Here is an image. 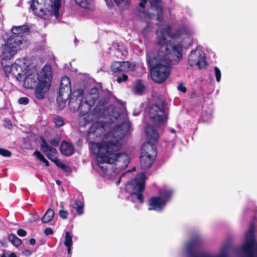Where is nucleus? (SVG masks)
I'll return each mask as SVG.
<instances>
[{
    "instance_id": "412c9836",
    "label": "nucleus",
    "mask_w": 257,
    "mask_h": 257,
    "mask_svg": "<svg viewBox=\"0 0 257 257\" xmlns=\"http://www.w3.org/2000/svg\"><path fill=\"white\" fill-rule=\"evenodd\" d=\"M77 5L84 9H92L93 8V0H74Z\"/></svg>"
},
{
    "instance_id": "ddd939ff",
    "label": "nucleus",
    "mask_w": 257,
    "mask_h": 257,
    "mask_svg": "<svg viewBox=\"0 0 257 257\" xmlns=\"http://www.w3.org/2000/svg\"><path fill=\"white\" fill-rule=\"evenodd\" d=\"M188 64L192 67H196L200 69L205 68L207 64L204 52L198 48L192 51L189 55Z\"/></svg>"
},
{
    "instance_id": "603ef678",
    "label": "nucleus",
    "mask_w": 257,
    "mask_h": 257,
    "mask_svg": "<svg viewBox=\"0 0 257 257\" xmlns=\"http://www.w3.org/2000/svg\"><path fill=\"white\" fill-rule=\"evenodd\" d=\"M61 182L60 181V180H56V183L58 184V185H60Z\"/></svg>"
},
{
    "instance_id": "49530a36",
    "label": "nucleus",
    "mask_w": 257,
    "mask_h": 257,
    "mask_svg": "<svg viewBox=\"0 0 257 257\" xmlns=\"http://www.w3.org/2000/svg\"><path fill=\"white\" fill-rule=\"evenodd\" d=\"M30 243L32 245H34L35 244V242H36V241H35V239H34V238H31L30 239Z\"/></svg>"
},
{
    "instance_id": "39448f33",
    "label": "nucleus",
    "mask_w": 257,
    "mask_h": 257,
    "mask_svg": "<svg viewBox=\"0 0 257 257\" xmlns=\"http://www.w3.org/2000/svg\"><path fill=\"white\" fill-rule=\"evenodd\" d=\"M61 7V0H33L31 9L36 15L44 19L55 17L56 20L61 16L59 9Z\"/></svg>"
},
{
    "instance_id": "72a5a7b5",
    "label": "nucleus",
    "mask_w": 257,
    "mask_h": 257,
    "mask_svg": "<svg viewBox=\"0 0 257 257\" xmlns=\"http://www.w3.org/2000/svg\"><path fill=\"white\" fill-rule=\"evenodd\" d=\"M214 73L216 77V81L219 82L221 80V72L220 69L217 67H214Z\"/></svg>"
},
{
    "instance_id": "5701e85b",
    "label": "nucleus",
    "mask_w": 257,
    "mask_h": 257,
    "mask_svg": "<svg viewBox=\"0 0 257 257\" xmlns=\"http://www.w3.org/2000/svg\"><path fill=\"white\" fill-rule=\"evenodd\" d=\"M196 246V242L194 241H191L188 242L185 247V251L190 255H191V253L195 251V248Z\"/></svg>"
},
{
    "instance_id": "5fc2aeb1",
    "label": "nucleus",
    "mask_w": 257,
    "mask_h": 257,
    "mask_svg": "<svg viewBox=\"0 0 257 257\" xmlns=\"http://www.w3.org/2000/svg\"><path fill=\"white\" fill-rule=\"evenodd\" d=\"M203 119L204 121L208 120L207 119H205L204 117H203Z\"/></svg>"
},
{
    "instance_id": "f704fd0d",
    "label": "nucleus",
    "mask_w": 257,
    "mask_h": 257,
    "mask_svg": "<svg viewBox=\"0 0 257 257\" xmlns=\"http://www.w3.org/2000/svg\"><path fill=\"white\" fill-rule=\"evenodd\" d=\"M0 155L4 157H10L11 156V153L9 151L4 149H0Z\"/></svg>"
},
{
    "instance_id": "f8f14e48",
    "label": "nucleus",
    "mask_w": 257,
    "mask_h": 257,
    "mask_svg": "<svg viewBox=\"0 0 257 257\" xmlns=\"http://www.w3.org/2000/svg\"><path fill=\"white\" fill-rule=\"evenodd\" d=\"M22 40L19 37L9 38L2 49H0V56H3V60L10 59L17 52L20 48Z\"/></svg>"
},
{
    "instance_id": "dca6fc26",
    "label": "nucleus",
    "mask_w": 257,
    "mask_h": 257,
    "mask_svg": "<svg viewBox=\"0 0 257 257\" xmlns=\"http://www.w3.org/2000/svg\"><path fill=\"white\" fill-rule=\"evenodd\" d=\"M134 69V66L132 65L128 61L123 62H114L111 66V69L113 73L120 72H128L132 71Z\"/></svg>"
},
{
    "instance_id": "c03bdc74",
    "label": "nucleus",
    "mask_w": 257,
    "mask_h": 257,
    "mask_svg": "<svg viewBox=\"0 0 257 257\" xmlns=\"http://www.w3.org/2000/svg\"><path fill=\"white\" fill-rule=\"evenodd\" d=\"M32 253V252L31 250H25L24 251V254L26 255V256H29V255H30Z\"/></svg>"
},
{
    "instance_id": "4468645a",
    "label": "nucleus",
    "mask_w": 257,
    "mask_h": 257,
    "mask_svg": "<svg viewBox=\"0 0 257 257\" xmlns=\"http://www.w3.org/2000/svg\"><path fill=\"white\" fill-rule=\"evenodd\" d=\"M26 60L24 59H18L12 65V75L15 77L19 81H22L23 76L26 73V70L28 68L26 65Z\"/></svg>"
},
{
    "instance_id": "864d4df0",
    "label": "nucleus",
    "mask_w": 257,
    "mask_h": 257,
    "mask_svg": "<svg viewBox=\"0 0 257 257\" xmlns=\"http://www.w3.org/2000/svg\"><path fill=\"white\" fill-rule=\"evenodd\" d=\"M1 257H7L6 254L5 253H3Z\"/></svg>"
},
{
    "instance_id": "393cba45",
    "label": "nucleus",
    "mask_w": 257,
    "mask_h": 257,
    "mask_svg": "<svg viewBox=\"0 0 257 257\" xmlns=\"http://www.w3.org/2000/svg\"><path fill=\"white\" fill-rule=\"evenodd\" d=\"M60 87L66 88V90L68 91L69 90V88H71L70 80L68 77L64 76L62 78Z\"/></svg>"
},
{
    "instance_id": "a18cd8bd",
    "label": "nucleus",
    "mask_w": 257,
    "mask_h": 257,
    "mask_svg": "<svg viewBox=\"0 0 257 257\" xmlns=\"http://www.w3.org/2000/svg\"><path fill=\"white\" fill-rule=\"evenodd\" d=\"M105 1L106 2V3L108 7H110L112 6L113 3L111 0H105Z\"/></svg>"
},
{
    "instance_id": "9d476101",
    "label": "nucleus",
    "mask_w": 257,
    "mask_h": 257,
    "mask_svg": "<svg viewBox=\"0 0 257 257\" xmlns=\"http://www.w3.org/2000/svg\"><path fill=\"white\" fill-rule=\"evenodd\" d=\"M166 108L164 100L160 99L149 109V116L157 125L163 124L167 120Z\"/></svg>"
},
{
    "instance_id": "aec40b11",
    "label": "nucleus",
    "mask_w": 257,
    "mask_h": 257,
    "mask_svg": "<svg viewBox=\"0 0 257 257\" xmlns=\"http://www.w3.org/2000/svg\"><path fill=\"white\" fill-rule=\"evenodd\" d=\"M28 31V28L26 26H21L18 27H14L12 28V31L13 35L10 38L12 37H19L22 40V43L20 45L23 44L22 35L24 33L27 32Z\"/></svg>"
},
{
    "instance_id": "37998d69",
    "label": "nucleus",
    "mask_w": 257,
    "mask_h": 257,
    "mask_svg": "<svg viewBox=\"0 0 257 257\" xmlns=\"http://www.w3.org/2000/svg\"><path fill=\"white\" fill-rule=\"evenodd\" d=\"M83 204L82 203V202L79 200H75V203L73 205V207L74 206H81L82 205H83Z\"/></svg>"
},
{
    "instance_id": "de8ad7c7",
    "label": "nucleus",
    "mask_w": 257,
    "mask_h": 257,
    "mask_svg": "<svg viewBox=\"0 0 257 257\" xmlns=\"http://www.w3.org/2000/svg\"><path fill=\"white\" fill-rule=\"evenodd\" d=\"M8 257H17L16 254L14 252H12L10 254Z\"/></svg>"
},
{
    "instance_id": "f257e3e1",
    "label": "nucleus",
    "mask_w": 257,
    "mask_h": 257,
    "mask_svg": "<svg viewBox=\"0 0 257 257\" xmlns=\"http://www.w3.org/2000/svg\"><path fill=\"white\" fill-rule=\"evenodd\" d=\"M116 123L112 124L96 121L92 124L87 135V140L91 144V150L97 155L96 171L106 180H113L115 176L128 164L130 158L125 153H116L122 145V139L128 131L126 122L127 114L123 107L121 113L113 112Z\"/></svg>"
},
{
    "instance_id": "7ed1b4c3",
    "label": "nucleus",
    "mask_w": 257,
    "mask_h": 257,
    "mask_svg": "<svg viewBox=\"0 0 257 257\" xmlns=\"http://www.w3.org/2000/svg\"><path fill=\"white\" fill-rule=\"evenodd\" d=\"M83 92L80 90L76 91L73 93V97L69 100V106L71 109L75 111L79 110L80 119L85 121L86 123L97 119L103 117V108L99 105H97L94 109L90 112L91 107L93 104L83 101Z\"/></svg>"
},
{
    "instance_id": "6ab92c4d",
    "label": "nucleus",
    "mask_w": 257,
    "mask_h": 257,
    "mask_svg": "<svg viewBox=\"0 0 257 257\" xmlns=\"http://www.w3.org/2000/svg\"><path fill=\"white\" fill-rule=\"evenodd\" d=\"M98 98V89L96 88H93L85 95V100L90 104L94 105Z\"/></svg>"
},
{
    "instance_id": "4d7b16f0",
    "label": "nucleus",
    "mask_w": 257,
    "mask_h": 257,
    "mask_svg": "<svg viewBox=\"0 0 257 257\" xmlns=\"http://www.w3.org/2000/svg\"><path fill=\"white\" fill-rule=\"evenodd\" d=\"M138 114L139 113H137V112H135V113L134 112V114L135 115H138Z\"/></svg>"
},
{
    "instance_id": "4c0bfd02",
    "label": "nucleus",
    "mask_w": 257,
    "mask_h": 257,
    "mask_svg": "<svg viewBox=\"0 0 257 257\" xmlns=\"http://www.w3.org/2000/svg\"><path fill=\"white\" fill-rule=\"evenodd\" d=\"M127 79V76L126 74H123L122 76H119L117 78V82L118 83H120L123 81H125Z\"/></svg>"
},
{
    "instance_id": "20e7f679",
    "label": "nucleus",
    "mask_w": 257,
    "mask_h": 257,
    "mask_svg": "<svg viewBox=\"0 0 257 257\" xmlns=\"http://www.w3.org/2000/svg\"><path fill=\"white\" fill-rule=\"evenodd\" d=\"M145 133L148 142L142 146L140 157L141 165L144 169L150 167L155 159L157 152L153 143L157 141L159 137L158 132L150 125L146 126Z\"/></svg>"
},
{
    "instance_id": "4be33fe9",
    "label": "nucleus",
    "mask_w": 257,
    "mask_h": 257,
    "mask_svg": "<svg viewBox=\"0 0 257 257\" xmlns=\"http://www.w3.org/2000/svg\"><path fill=\"white\" fill-rule=\"evenodd\" d=\"M64 244L67 247L68 253L70 254L71 253V247L73 244V241L72 236L68 231L65 233Z\"/></svg>"
},
{
    "instance_id": "0eeeda50",
    "label": "nucleus",
    "mask_w": 257,
    "mask_h": 257,
    "mask_svg": "<svg viewBox=\"0 0 257 257\" xmlns=\"http://www.w3.org/2000/svg\"><path fill=\"white\" fill-rule=\"evenodd\" d=\"M145 175L141 173L126 184L125 190L130 194L133 202L140 203L143 202L142 193L145 188Z\"/></svg>"
},
{
    "instance_id": "58836bf2",
    "label": "nucleus",
    "mask_w": 257,
    "mask_h": 257,
    "mask_svg": "<svg viewBox=\"0 0 257 257\" xmlns=\"http://www.w3.org/2000/svg\"><path fill=\"white\" fill-rule=\"evenodd\" d=\"M74 208L76 209L77 213L79 215H81L83 213V204L81 206H74Z\"/></svg>"
},
{
    "instance_id": "a211bd4d",
    "label": "nucleus",
    "mask_w": 257,
    "mask_h": 257,
    "mask_svg": "<svg viewBox=\"0 0 257 257\" xmlns=\"http://www.w3.org/2000/svg\"><path fill=\"white\" fill-rule=\"evenodd\" d=\"M60 151L62 155L69 156L74 153V148L69 142L63 141L61 144Z\"/></svg>"
},
{
    "instance_id": "a878e982",
    "label": "nucleus",
    "mask_w": 257,
    "mask_h": 257,
    "mask_svg": "<svg viewBox=\"0 0 257 257\" xmlns=\"http://www.w3.org/2000/svg\"><path fill=\"white\" fill-rule=\"evenodd\" d=\"M9 239L16 246H19L22 243L21 239L14 234L9 235Z\"/></svg>"
},
{
    "instance_id": "6e6552de",
    "label": "nucleus",
    "mask_w": 257,
    "mask_h": 257,
    "mask_svg": "<svg viewBox=\"0 0 257 257\" xmlns=\"http://www.w3.org/2000/svg\"><path fill=\"white\" fill-rule=\"evenodd\" d=\"M37 78L38 80V83L36 87L35 95L36 98L42 99L51 86L52 78L51 66L46 65L40 72Z\"/></svg>"
},
{
    "instance_id": "a19ab883",
    "label": "nucleus",
    "mask_w": 257,
    "mask_h": 257,
    "mask_svg": "<svg viewBox=\"0 0 257 257\" xmlns=\"http://www.w3.org/2000/svg\"><path fill=\"white\" fill-rule=\"evenodd\" d=\"M44 233L46 235H51L53 234V232L51 228L48 227L45 229Z\"/></svg>"
},
{
    "instance_id": "f03ea898",
    "label": "nucleus",
    "mask_w": 257,
    "mask_h": 257,
    "mask_svg": "<svg viewBox=\"0 0 257 257\" xmlns=\"http://www.w3.org/2000/svg\"><path fill=\"white\" fill-rule=\"evenodd\" d=\"M171 27L164 24L156 32V43L160 46L154 58L147 55V61L151 68V76L157 83H162L169 77L170 65L179 63L182 58L183 47H188L193 41L195 30L182 26L170 34Z\"/></svg>"
},
{
    "instance_id": "ea45409f",
    "label": "nucleus",
    "mask_w": 257,
    "mask_h": 257,
    "mask_svg": "<svg viewBox=\"0 0 257 257\" xmlns=\"http://www.w3.org/2000/svg\"><path fill=\"white\" fill-rule=\"evenodd\" d=\"M17 234L20 236H25L26 235L27 232L23 229H19L17 230Z\"/></svg>"
},
{
    "instance_id": "3c124183",
    "label": "nucleus",
    "mask_w": 257,
    "mask_h": 257,
    "mask_svg": "<svg viewBox=\"0 0 257 257\" xmlns=\"http://www.w3.org/2000/svg\"><path fill=\"white\" fill-rule=\"evenodd\" d=\"M120 181V177H119V179L116 182V184L117 185H118L119 184Z\"/></svg>"
},
{
    "instance_id": "8fccbe9b",
    "label": "nucleus",
    "mask_w": 257,
    "mask_h": 257,
    "mask_svg": "<svg viewBox=\"0 0 257 257\" xmlns=\"http://www.w3.org/2000/svg\"><path fill=\"white\" fill-rule=\"evenodd\" d=\"M170 131L173 134H175L176 133L175 130L173 128H170Z\"/></svg>"
},
{
    "instance_id": "423d86ee",
    "label": "nucleus",
    "mask_w": 257,
    "mask_h": 257,
    "mask_svg": "<svg viewBox=\"0 0 257 257\" xmlns=\"http://www.w3.org/2000/svg\"><path fill=\"white\" fill-rule=\"evenodd\" d=\"M234 252L238 256L257 257V240H255L252 227L246 232L242 245L236 249Z\"/></svg>"
},
{
    "instance_id": "6e6d98bb",
    "label": "nucleus",
    "mask_w": 257,
    "mask_h": 257,
    "mask_svg": "<svg viewBox=\"0 0 257 257\" xmlns=\"http://www.w3.org/2000/svg\"><path fill=\"white\" fill-rule=\"evenodd\" d=\"M138 114L139 113H137V112H135V113L134 112V114L135 115H138Z\"/></svg>"
},
{
    "instance_id": "bb28decb",
    "label": "nucleus",
    "mask_w": 257,
    "mask_h": 257,
    "mask_svg": "<svg viewBox=\"0 0 257 257\" xmlns=\"http://www.w3.org/2000/svg\"><path fill=\"white\" fill-rule=\"evenodd\" d=\"M139 16L142 20H145L146 19H153L155 17V14H151L150 13H147L145 11L141 12L140 11Z\"/></svg>"
},
{
    "instance_id": "f3484780",
    "label": "nucleus",
    "mask_w": 257,
    "mask_h": 257,
    "mask_svg": "<svg viewBox=\"0 0 257 257\" xmlns=\"http://www.w3.org/2000/svg\"><path fill=\"white\" fill-rule=\"evenodd\" d=\"M71 88H69V90H67L66 88L60 87L58 96L57 97V102L59 106L62 109L66 105V102L70 96Z\"/></svg>"
},
{
    "instance_id": "c756f323",
    "label": "nucleus",
    "mask_w": 257,
    "mask_h": 257,
    "mask_svg": "<svg viewBox=\"0 0 257 257\" xmlns=\"http://www.w3.org/2000/svg\"><path fill=\"white\" fill-rule=\"evenodd\" d=\"M114 1L117 6L123 9L127 8L130 3V0H114Z\"/></svg>"
},
{
    "instance_id": "cd10ccee",
    "label": "nucleus",
    "mask_w": 257,
    "mask_h": 257,
    "mask_svg": "<svg viewBox=\"0 0 257 257\" xmlns=\"http://www.w3.org/2000/svg\"><path fill=\"white\" fill-rule=\"evenodd\" d=\"M34 154L37 158L42 161L46 166H48L49 165L48 161L45 159L44 156L41 153V152L37 151H35Z\"/></svg>"
},
{
    "instance_id": "c85d7f7f",
    "label": "nucleus",
    "mask_w": 257,
    "mask_h": 257,
    "mask_svg": "<svg viewBox=\"0 0 257 257\" xmlns=\"http://www.w3.org/2000/svg\"><path fill=\"white\" fill-rule=\"evenodd\" d=\"M145 90V87L140 82H138L135 86V93L141 95L144 92Z\"/></svg>"
},
{
    "instance_id": "e433bc0d",
    "label": "nucleus",
    "mask_w": 257,
    "mask_h": 257,
    "mask_svg": "<svg viewBox=\"0 0 257 257\" xmlns=\"http://www.w3.org/2000/svg\"><path fill=\"white\" fill-rule=\"evenodd\" d=\"M18 102L20 104L26 105L29 103V99L26 97H21L19 99Z\"/></svg>"
},
{
    "instance_id": "09e8293b",
    "label": "nucleus",
    "mask_w": 257,
    "mask_h": 257,
    "mask_svg": "<svg viewBox=\"0 0 257 257\" xmlns=\"http://www.w3.org/2000/svg\"><path fill=\"white\" fill-rule=\"evenodd\" d=\"M127 51H126L125 50H124V51H122V55L123 56H126V55H127Z\"/></svg>"
},
{
    "instance_id": "473e14b6",
    "label": "nucleus",
    "mask_w": 257,
    "mask_h": 257,
    "mask_svg": "<svg viewBox=\"0 0 257 257\" xmlns=\"http://www.w3.org/2000/svg\"><path fill=\"white\" fill-rule=\"evenodd\" d=\"M60 140V137L56 136L50 140V144L53 147H57L59 143Z\"/></svg>"
},
{
    "instance_id": "7c9ffc66",
    "label": "nucleus",
    "mask_w": 257,
    "mask_h": 257,
    "mask_svg": "<svg viewBox=\"0 0 257 257\" xmlns=\"http://www.w3.org/2000/svg\"><path fill=\"white\" fill-rule=\"evenodd\" d=\"M2 64L3 66V70L6 73L7 75H9L10 74H12V65H4V60H2Z\"/></svg>"
},
{
    "instance_id": "79ce46f5",
    "label": "nucleus",
    "mask_w": 257,
    "mask_h": 257,
    "mask_svg": "<svg viewBox=\"0 0 257 257\" xmlns=\"http://www.w3.org/2000/svg\"><path fill=\"white\" fill-rule=\"evenodd\" d=\"M178 89L182 92H185L187 91L186 88L181 84L178 86Z\"/></svg>"
},
{
    "instance_id": "c9c22d12",
    "label": "nucleus",
    "mask_w": 257,
    "mask_h": 257,
    "mask_svg": "<svg viewBox=\"0 0 257 257\" xmlns=\"http://www.w3.org/2000/svg\"><path fill=\"white\" fill-rule=\"evenodd\" d=\"M59 215L63 219H66L68 215V212L67 211L61 210L59 211Z\"/></svg>"
},
{
    "instance_id": "9b49d317",
    "label": "nucleus",
    "mask_w": 257,
    "mask_h": 257,
    "mask_svg": "<svg viewBox=\"0 0 257 257\" xmlns=\"http://www.w3.org/2000/svg\"><path fill=\"white\" fill-rule=\"evenodd\" d=\"M41 150L46 155L49 159L53 162L58 167L65 172H69L70 168L66 165L62 163L55 155L57 154L56 149L50 146L43 137H41Z\"/></svg>"
},
{
    "instance_id": "2eb2a0df",
    "label": "nucleus",
    "mask_w": 257,
    "mask_h": 257,
    "mask_svg": "<svg viewBox=\"0 0 257 257\" xmlns=\"http://www.w3.org/2000/svg\"><path fill=\"white\" fill-rule=\"evenodd\" d=\"M36 71L35 69H29L26 70V73L23 76L22 81H24V85L26 88H32L36 82Z\"/></svg>"
},
{
    "instance_id": "b1692460",
    "label": "nucleus",
    "mask_w": 257,
    "mask_h": 257,
    "mask_svg": "<svg viewBox=\"0 0 257 257\" xmlns=\"http://www.w3.org/2000/svg\"><path fill=\"white\" fill-rule=\"evenodd\" d=\"M54 215V211L52 209H49L45 213L44 216L42 219L43 223H48L51 221Z\"/></svg>"
},
{
    "instance_id": "2f4dec72",
    "label": "nucleus",
    "mask_w": 257,
    "mask_h": 257,
    "mask_svg": "<svg viewBox=\"0 0 257 257\" xmlns=\"http://www.w3.org/2000/svg\"><path fill=\"white\" fill-rule=\"evenodd\" d=\"M53 122L58 127L62 126L64 124V121L63 119L59 116L54 117L53 119Z\"/></svg>"
},
{
    "instance_id": "1a4fd4ad",
    "label": "nucleus",
    "mask_w": 257,
    "mask_h": 257,
    "mask_svg": "<svg viewBox=\"0 0 257 257\" xmlns=\"http://www.w3.org/2000/svg\"><path fill=\"white\" fill-rule=\"evenodd\" d=\"M173 193V190L170 189L161 190L158 197H152L147 201L148 210L161 211L170 200Z\"/></svg>"
}]
</instances>
